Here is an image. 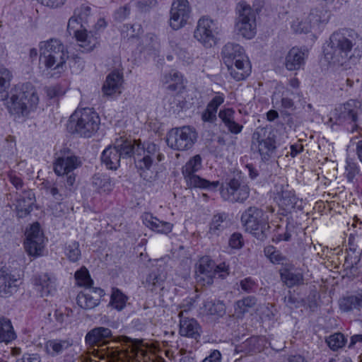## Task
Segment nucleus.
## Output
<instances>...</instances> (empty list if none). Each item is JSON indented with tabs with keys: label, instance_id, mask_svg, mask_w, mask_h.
<instances>
[{
	"label": "nucleus",
	"instance_id": "obj_9",
	"mask_svg": "<svg viewBox=\"0 0 362 362\" xmlns=\"http://www.w3.org/2000/svg\"><path fill=\"white\" fill-rule=\"evenodd\" d=\"M251 148L259 153L262 160H269L274 156L276 149L273 132L265 127H257L252 136Z\"/></svg>",
	"mask_w": 362,
	"mask_h": 362
},
{
	"label": "nucleus",
	"instance_id": "obj_37",
	"mask_svg": "<svg viewBox=\"0 0 362 362\" xmlns=\"http://www.w3.org/2000/svg\"><path fill=\"white\" fill-rule=\"evenodd\" d=\"M91 8L88 6L83 4L80 7L77 8L74 11V16L71 17L67 25V30L71 34V30L73 28L74 24L78 23V20L80 23L87 21L88 17L90 15Z\"/></svg>",
	"mask_w": 362,
	"mask_h": 362
},
{
	"label": "nucleus",
	"instance_id": "obj_43",
	"mask_svg": "<svg viewBox=\"0 0 362 362\" xmlns=\"http://www.w3.org/2000/svg\"><path fill=\"white\" fill-rule=\"evenodd\" d=\"M325 342L331 350L335 351L344 346L346 339L341 332H336L326 337Z\"/></svg>",
	"mask_w": 362,
	"mask_h": 362
},
{
	"label": "nucleus",
	"instance_id": "obj_14",
	"mask_svg": "<svg viewBox=\"0 0 362 362\" xmlns=\"http://www.w3.org/2000/svg\"><path fill=\"white\" fill-rule=\"evenodd\" d=\"M134 144V154L136 167L140 170H148L152 165L155 158L160 162L163 159V156L159 153L158 147L153 143L148 144L144 148L136 140H132Z\"/></svg>",
	"mask_w": 362,
	"mask_h": 362
},
{
	"label": "nucleus",
	"instance_id": "obj_51",
	"mask_svg": "<svg viewBox=\"0 0 362 362\" xmlns=\"http://www.w3.org/2000/svg\"><path fill=\"white\" fill-rule=\"evenodd\" d=\"M358 168L355 163L347 162L346 166V178L349 182H353L355 176L358 173Z\"/></svg>",
	"mask_w": 362,
	"mask_h": 362
},
{
	"label": "nucleus",
	"instance_id": "obj_7",
	"mask_svg": "<svg viewBox=\"0 0 362 362\" xmlns=\"http://www.w3.org/2000/svg\"><path fill=\"white\" fill-rule=\"evenodd\" d=\"M241 221L246 231L260 240L267 238L270 226L263 210L250 206L241 215Z\"/></svg>",
	"mask_w": 362,
	"mask_h": 362
},
{
	"label": "nucleus",
	"instance_id": "obj_40",
	"mask_svg": "<svg viewBox=\"0 0 362 362\" xmlns=\"http://www.w3.org/2000/svg\"><path fill=\"white\" fill-rule=\"evenodd\" d=\"M282 281L288 286L292 287L303 283V274L300 272H293L288 269L281 273Z\"/></svg>",
	"mask_w": 362,
	"mask_h": 362
},
{
	"label": "nucleus",
	"instance_id": "obj_59",
	"mask_svg": "<svg viewBox=\"0 0 362 362\" xmlns=\"http://www.w3.org/2000/svg\"><path fill=\"white\" fill-rule=\"evenodd\" d=\"M284 302L286 305L291 309L293 308H297L299 304L298 299L291 295V292H289L288 296L284 297Z\"/></svg>",
	"mask_w": 362,
	"mask_h": 362
},
{
	"label": "nucleus",
	"instance_id": "obj_41",
	"mask_svg": "<svg viewBox=\"0 0 362 362\" xmlns=\"http://www.w3.org/2000/svg\"><path fill=\"white\" fill-rule=\"evenodd\" d=\"M204 308L207 314L211 315L223 316L226 313L225 304L220 300H206Z\"/></svg>",
	"mask_w": 362,
	"mask_h": 362
},
{
	"label": "nucleus",
	"instance_id": "obj_62",
	"mask_svg": "<svg viewBox=\"0 0 362 362\" xmlns=\"http://www.w3.org/2000/svg\"><path fill=\"white\" fill-rule=\"evenodd\" d=\"M221 354L218 350H214L211 354L205 358L202 362H220Z\"/></svg>",
	"mask_w": 362,
	"mask_h": 362
},
{
	"label": "nucleus",
	"instance_id": "obj_22",
	"mask_svg": "<svg viewBox=\"0 0 362 362\" xmlns=\"http://www.w3.org/2000/svg\"><path fill=\"white\" fill-rule=\"evenodd\" d=\"M81 161L74 155L59 156L54 163V173L59 176L69 175L81 166Z\"/></svg>",
	"mask_w": 362,
	"mask_h": 362
},
{
	"label": "nucleus",
	"instance_id": "obj_53",
	"mask_svg": "<svg viewBox=\"0 0 362 362\" xmlns=\"http://www.w3.org/2000/svg\"><path fill=\"white\" fill-rule=\"evenodd\" d=\"M224 102V96L223 94L216 95L213 99L209 103L207 107L217 112L218 107Z\"/></svg>",
	"mask_w": 362,
	"mask_h": 362
},
{
	"label": "nucleus",
	"instance_id": "obj_63",
	"mask_svg": "<svg viewBox=\"0 0 362 362\" xmlns=\"http://www.w3.org/2000/svg\"><path fill=\"white\" fill-rule=\"evenodd\" d=\"M66 176V180L65 182V187L66 190L71 192L72 191V187L76 182V176L75 174L71 172L69 175H65Z\"/></svg>",
	"mask_w": 362,
	"mask_h": 362
},
{
	"label": "nucleus",
	"instance_id": "obj_60",
	"mask_svg": "<svg viewBox=\"0 0 362 362\" xmlns=\"http://www.w3.org/2000/svg\"><path fill=\"white\" fill-rule=\"evenodd\" d=\"M45 93L50 99L58 96L60 93V88L59 86H52L45 88Z\"/></svg>",
	"mask_w": 362,
	"mask_h": 362
},
{
	"label": "nucleus",
	"instance_id": "obj_52",
	"mask_svg": "<svg viewBox=\"0 0 362 362\" xmlns=\"http://www.w3.org/2000/svg\"><path fill=\"white\" fill-rule=\"evenodd\" d=\"M130 13V8L129 6L125 5L119 8L115 13V19L118 21H124Z\"/></svg>",
	"mask_w": 362,
	"mask_h": 362
},
{
	"label": "nucleus",
	"instance_id": "obj_39",
	"mask_svg": "<svg viewBox=\"0 0 362 362\" xmlns=\"http://www.w3.org/2000/svg\"><path fill=\"white\" fill-rule=\"evenodd\" d=\"M16 338L11 322L9 320L0 319V341L8 343Z\"/></svg>",
	"mask_w": 362,
	"mask_h": 362
},
{
	"label": "nucleus",
	"instance_id": "obj_5",
	"mask_svg": "<svg viewBox=\"0 0 362 362\" xmlns=\"http://www.w3.org/2000/svg\"><path fill=\"white\" fill-rule=\"evenodd\" d=\"M100 118L90 108L77 109L70 117L69 127L80 136L91 137L99 129Z\"/></svg>",
	"mask_w": 362,
	"mask_h": 362
},
{
	"label": "nucleus",
	"instance_id": "obj_18",
	"mask_svg": "<svg viewBox=\"0 0 362 362\" xmlns=\"http://www.w3.org/2000/svg\"><path fill=\"white\" fill-rule=\"evenodd\" d=\"M25 248L29 255L40 256L44 248V236L40 224L35 223L25 232Z\"/></svg>",
	"mask_w": 362,
	"mask_h": 362
},
{
	"label": "nucleus",
	"instance_id": "obj_23",
	"mask_svg": "<svg viewBox=\"0 0 362 362\" xmlns=\"http://www.w3.org/2000/svg\"><path fill=\"white\" fill-rule=\"evenodd\" d=\"M56 281L55 276L49 273L37 274L33 277V284L42 297L56 291Z\"/></svg>",
	"mask_w": 362,
	"mask_h": 362
},
{
	"label": "nucleus",
	"instance_id": "obj_54",
	"mask_svg": "<svg viewBox=\"0 0 362 362\" xmlns=\"http://www.w3.org/2000/svg\"><path fill=\"white\" fill-rule=\"evenodd\" d=\"M243 237L240 233H233L229 240V245L233 248H240L243 245Z\"/></svg>",
	"mask_w": 362,
	"mask_h": 362
},
{
	"label": "nucleus",
	"instance_id": "obj_1",
	"mask_svg": "<svg viewBox=\"0 0 362 362\" xmlns=\"http://www.w3.org/2000/svg\"><path fill=\"white\" fill-rule=\"evenodd\" d=\"M12 78L11 72L0 64V100L6 99V105L11 115L25 117L36 108L39 97L30 83L15 86L8 96V89Z\"/></svg>",
	"mask_w": 362,
	"mask_h": 362
},
{
	"label": "nucleus",
	"instance_id": "obj_26",
	"mask_svg": "<svg viewBox=\"0 0 362 362\" xmlns=\"http://www.w3.org/2000/svg\"><path fill=\"white\" fill-rule=\"evenodd\" d=\"M35 194L32 190H25L22 194L17 199L16 206L17 211V216L19 218H24L28 215L33 210V205L34 204Z\"/></svg>",
	"mask_w": 362,
	"mask_h": 362
},
{
	"label": "nucleus",
	"instance_id": "obj_4",
	"mask_svg": "<svg viewBox=\"0 0 362 362\" xmlns=\"http://www.w3.org/2000/svg\"><path fill=\"white\" fill-rule=\"evenodd\" d=\"M229 274L230 268L226 262L216 264L209 256L202 257L195 264L194 277L197 285L201 286L211 285L216 275L223 279Z\"/></svg>",
	"mask_w": 362,
	"mask_h": 362
},
{
	"label": "nucleus",
	"instance_id": "obj_35",
	"mask_svg": "<svg viewBox=\"0 0 362 362\" xmlns=\"http://www.w3.org/2000/svg\"><path fill=\"white\" fill-rule=\"evenodd\" d=\"M73 344L70 339H52L45 344L47 352L52 356H55L68 349Z\"/></svg>",
	"mask_w": 362,
	"mask_h": 362
},
{
	"label": "nucleus",
	"instance_id": "obj_19",
	"mask_svg": "<svg viewBox=\"0 0 362 362\" xmlns=\"http://www.w3.org/2000/svg\"><path fill=\"white\" fill-rule=\"evenodd\" d=\"M361 111V103L356 100H349L339 105L334 110V116L339 122H351L354 123L352 132L357 128L358 115Z\"/></svg>",
	"mask_w": 362,
	"mask_h": 362
},
{
	"label": "nucleus",
	"instance_id": "obj_20",
	"mask_svg": "<svg viewBox=\"0 0 362 362\" xmlns=\"http://www.w3.org/2000/svg\"><path fill=\"white\" fill-rule=\"evenodd\" d=\"M184 313L185 311L181 310L178 313L180 318L179 334L182 337L191 338L198 341L202 333V326L196 319L185 316Z\"/></svg>",
	"mask_w": 362,
	"mask_h": 362
},
{
	"label": "nucleus",
	"instance_id": "obj_16",
	"mask_svg": "<svg viewBox=\"0 0 362 362\" xmlns=\"http://www.w3.org/2000/svg\"><path fill=\"white\" fill-rule=\"evenodd\" d=\"M217 33L215 22L207 16H203L197 22L194 37L204 46L211 47L215 42V34Z\"/></svg>",
	"mask_w": 362,
	"mask_h": 362
},
{
	"label": "nucleus",
	"instance_id": "obj_42",
	"mask_svg": "<svg viewBox=\"0 0 362 362\" xmlns=\"http://www.w3.org/2000/svg\"><path fill=\"white\" fill-rule=\"evenodd\" d=\"M257 303V298L255 296H249L241 300H239L235 303V313L240 316L247 313L250 308L254 307Z\"/></svg>",
	"mask_w": 362,
	"mask_h": 362
},
{
	"label": "nucleus",
	"instance_id": "obj_6",
	"mask_svg": "<svg viewBox=\"0 0 362 362\" xmlns=\"http://www.w3.org/2000/svg\"><path fill=\"white\" fill-rule=\"evenodd\" d=\"M134 154L132 140L124 136L115 139L113 146H107L102 153V162L108 169L116 170L122 158H130Z\"/></svg>",
	"mask_w": 362,
	"mask_h": 362
},
{
	"label": "nucleus",
	"instance_id": "obj_44",
	"mask_svg": "<svg viewBox=\"0 0 362 362\" xmlns=\"http://www.w3.org/2000/svg\"><path fill=\"white\" fill-rule=\"evenodd\" d=\"M75 279L79 286H83L86 289L93 288V280L86 267H82L75 273Z\"/></svg>",
	"mask_w": 362,
	"mask_h": 362
},
{
	"label": "nucleus",
	"instance_id": "obj_56",
	"mask_svg": "<svg viewBox=\"0 0 362 362\" xmlns=\"http://www.w3.org/2000/svg\"><path fill=\"white\" fill-rule=\"evenodd\" d=\"M158 4V0H139L137 2V6L143 10L147 11L155 7Z\"/></svg>",
	"mask_w": 362,
	"mask_h": 362
},
{
	"label": "nucleus",
	"instance_id": "obj_31",
	"mask_svg": "<svg viewBox=\"0 0 362 362\" xmlns=\"http://www.w3.org/2000/svg\"><path fill=\"white\" fill-rule=\"evenodd\" d=\"M74 34L83 52H90L96 46L97 38L86 29L74 30Z\"/></svg>",
	"mask_w": 362,
	"mask_h": 362
},
{
	"label": "nucleus",
	"instance_id": "obj_49",
	"mask_svg": "<svg viewBox=\"0 0 362 362\" xmlns=\"http://www.w3.org/2000/svg\"><path fill=\"white\" fill-rule=\"evenodd\" d=\"M240 287L244 292L250 293L256 291L257 284L251 277H247L240 281Z\"/></svg>",
	"mask_w": 362,
	"mask_h": 362
},
{
	"label": "nucleus",
	"instance_id": "obj_10",
	"mask_svg": "<svg viewBox=\"0 0 362 362\" xmlns=\"http://www.w3.org/2000/svg\"><path fill=\"white\" fill-rule=\"evenodd\" d=\"M236 10L235 31L243 37L252 39L257 33L255 12L245 2L239 3Z\"/></svg>",
	"mask_w": 362,
	"mask_h": 362
},
{
	"label": "nucleus",
	"instance_id": "obj_28",
	"mask_svg": "<svg viewBox=\"0 0 362 362\" xmlns=\"http://www.w3.org/2000/svg\"><path fill=\"white\" fill-rule=\"evenodd\" d=\"M142 220L146 226L158 233L168 234L172 231V223L160 221L150 213H145Z\"/></svg>",
	"mask_w": 362,
	"mask_h": 362
},
{
	"label": "nucleus",
	"instance_id": "obj_34",
	"mask_svg": "<svg viewBox=\"0 0 362 362\" xmlns=\"http://www.w3.org/2000/svg\"><path fill=\"white\" fill-rule=\"evenodd\" d=\"M339 307L344 312H349L354 309L359 310L362 308V291L341 298L339 300Z\"/></svg>",
	"mask_w": 362,
	"mask_h": 362
},
{
	"label": "nucleus",
	"instance_id": "obj_64",
	"mask_svg": "<svg viewBox=\"0 0 362 362\" xmlns=\"http://www.w3.org/2000/svg\"><path fill=\"white\" fill-rule=\"evenodd\" d=\"M24 362H40V357L37 354H25L21 358Z\"/></svg>",
	"mask_w": 362,
	"mask_h": 362
},
{
	"label": "nucleus",
	"instance_id": "obj_30",
	"mask_svg": "<svg viewBox=\"0 0 362 362\" xmlns=\"http://www.w3.org/2000/svg\"><path fill=\"white\" fill-rule=\"evenodd\" d=\"M234 115L235 111L232 108H225L218 112L219 118L228 130L232 134H238L241 132L243 127L235 121Z\"/></svg>",
	"mask_w": 362,
	"mask_h": 362
},
{
	"label": "nucleus",
	"instance_id": "obj_48",
	"mask_svg": "<svg viewBox=\"0 0 362 362\" xmlns=\"http://www.w3.org/2000/svg\"><path fill=\"white\" fill-rule=\"evenodd\" d=\"M162 280L159 275L156 272H151L148 275L144 282L145 286L148 289L153 291L162 285Z\"/></svg>",
	"mask_w": 362,
	"mask_h": 362
},
{
	"label": "nucleus",
	"instance_id": "obj_32",
	"mask_svg": "<svg viewBox=\"0 0 362 362\" xmlns=\"http://www.w3.org/2000/svg\"><path fill=\"white\" fill-rule=\"evenodd\" d=\"M229 226L228 214L219 213L214 215L209 226V233L214 235H219Z\"/></svg>",
	"mask_w": 362,
	"mask_h": 362
},
{
	"label": "nucleus",
	"instance_id": "obj_13",
	"mask_svg": "<svg viewBox=\"0 0 362 362\" xmlns=\"http://www.w3.org/2000/svg\"><path fill=\"white\" fill-rule=\"evenodd\" d=\"M202 168V158L200 155H195L191 158L182 167V175L189 187H199L204 189H216L219 186V182H209L201 178L194 173Z\"/></svg>",
	"mask_w": 362,
	"mask_h": 362
},
{
	"label": "nucleus",
	"instance_id": "obj_24",
	"mask_svg": "<svg viewBox=\"0 0 362 362\" xmlns=\"http://www.w3.org/2000/svg\"><path fill=\"white\" fill-rule=\"evenodd\" d=\"M18 287V279L6 268L0 269V296L8 298L17 292Z\"/></svg>",
	"mask_w": 362,
	"mask_h": 362
},
{
	"label": "nucleus",
	"instance_id": "obj_46",
	"mask_svg": "<svg viewBox=\"0 0 362 362\" xmlns=\"http://www.w3.org/2000/svg\"><path fill=\"white\" fill-rule=\"evenodd\" d=\"M127 302V297L118 288H113L111 294L110 303L118 310H122Z\"/></svg>",
	"mask_w": 362,
	"mask_h": 362
},
{
	"label": "nucleus",
	"instance_id": "obj_29",
	"mask_svg": "<svg viewBox=\"0 0 362 362\" xmlns=\"http://www.w3.org/2000/svg\"><path fill=\"white\" fill-rule=\"evenodd\" d=\"M327 12L323 8L312 9L307 20L308 23H300V32L308 33L313 27L317 26L320 23L327 21Z\"/></svg>",
	"mask_w": 362,
	"mask_h": 362
},
{
	"label": "nucleus",
	"instance_id": "obj_58",
	"mask_svg": "<svg viewBox=\"0 0 362 362\" xmlns=\"http://www.w3.org/2000/svg\"><path fill=\"white\" fill-rule=\"evenodd\" d=\"M106 354H107V356L108 358H110L112 361H119L122 360L121 355L124 354L122 350H119L117 349H112L111 350H107Z\"/></svg>",
	"mask_w": 362,
	"mask_h": 362
},
{
	"label": "nucleus",
	"instance_id": "obj_45",
	"mask_svg": "<svg viewBox=\"0 0 362 362\" xmlns=\"http://www.w3.org/2000/svg\"><path fill=\"white\" fill-rule=\"evenodd\" d=\"M264 252L265 256L273 264H281L286 259L281 252L273 245H268L265 247Z\"/></svg>",
	"mask_w": 362,
	"mask_h": 362
},
{
	"label": "nucleus",
	"instance_id": "obj_38",
	"mask_svg": "<svg viewBox=\"0 0 362 362\" xmlns=\"http://www.w3.org/2000/svg\"><path fill=\"white\" fill-rule=\"evenodd\" d=\"M93 185L99 192H110L113 187L110 177L103 174H97L93 177Z\"/></svg>",
	"mask_w": 362,
	"mask_h": 362
},
{
	"label": "nucleus",
	"instance_id": "obj_12",
	"mask_svg": "<svg viewBox=\"0 0 362 362\" xmlns=\"http://www.w3.org/2000/svg\"><path fill=\"white\" fill-rule=\"evenodd\" d=\"M197 138L194 128L189 126L171 129L167 134L168 146L177 151H186L191 148Z\"/></svg>",
	"mask_w": 362,
	"mask_h": 362
},
{
	"label": "nucleus",
	"instance_id": "obj_3",
	"mask_svg": "<svg viewBox=\"0 0 362 362\" xmlns=\"http://www.w3.org/2000/svg\"><path fill=\"white\" fill-rule=\"evenodd\" d=\"M223 63L230 76L236 81L245 79L251 72V66L244 49L238 44L228 42L221 51Z\"/></svg>",
	"mask_w": 362,
	"mask_h": 362
},
{
	"label": "nucleus",
	"instance_id": "obj_61",
	"mask_svg": "<svg viewBox=\"0 0 362 362\" xmlns=\"http://www.w3.org/2000/svg\"><path fill=\"white\" fill-rule=\"evenodd\" d=\"M49 194L57 201H62L67 197V194H61L57 187L51 186L47 189Z\"/></svg>",
	"mask_w": 362,
	"mask_h": 362
},
{
	"label": "nucleus",
	"instance_id": "obj_25",
	"mask_svg": "<svg viewBox=\"0 0 362 362\" xmlns=\"http://www.w3.org/2000/svg\"><path fill=\"white\" fill-rule=\"evenodd\" d=\"M112 337V331L107 327H97L90 330L86 335V342L90 346H103L110 343Z\"/></svg>",
	"mask_w": 362,
	"mask_h": 362
},
{
	"label": "nucleus",
	"instance_id": "obj_8",
	"mask_svg": "<svg viewBox=\"0 0 362 362\" xmlns=\"http://www.w3.org/2000/svg\"><path fill=\"white\" fill-rule=\"evenodd\" d=\"M40 54L45 58V64L47 68L57 70L61 73L66 62V52L64 45L60 40L51 39L41 42Z\"/></svg>",
	"mask_w": 362,
	"mask_h": 362
},
{
	"label": "nucleus",
	"instance_id": "obj_33",
	"mask_svg": "<svg viewBox=\"0 0 362 362\" xmlns=\"http://www.w3.org/2000/svg\"><path fill=\"white\" fill-rule=\"evenodd\" d=\"M122 77L116 71L110 73L106 78V81L103 86V91L106 95H112L119 92L122 85Z\"/></svg>",
	"mask_w": 362,
	"mask_h": 362
},
{
	"label": "nucleus",
	"instance_id": "obj_57",
	"mask_svg": "<svg viewBox=\"0 0 362 362\" xmlns=\"http://www.w3.org/2000/svg\"><path fill=\"white\" fill-rule=\"evenodd\" d=\"M8 178L11 183L16 188V189H21L23 186V182L22 179L18 177L13 173L8 174Z\"/></svg>",
	"mask_w": 362,
	"mask_h": 362
},
{
	"label": "nucleus",
	"instance_id": "obj_27",
	"mask_svg": "<svg viewBox=\"0 0 362 362\" xmlns=\"http://www.w3.org/2000/svg\"><path fill=\"white\" fill-rule=\"evenodd\" d=\"M305 53L297 47L291 48L285 58V66L288 71H297L304 64Z\"/></svg>",
	"mask_w": 362,
	"mask_h": 362
},
{
	"label": "nucleus",
	"instance_id": "obj_15",
	"mask_svg": "<svg viewBox=\"0 0 362 362\" xmlns=\"http://www.w3.org/2000/svg\"><path fill=\"white\" fill-rule=\"evenodd\" d=\"M274 193L279 207L285 213H291L296 209H303L302 199L296 197L294 191L289 189L288 185L277 182L274 187Z\"/></svg>",
	"mask_w": 362,
	"mask_h": 362
},
{
	"label": "nucleus",
	"instance_id": "obj_47",
	"mask_svg": "<svg viewBox=\"0 0 362 362\" xmlns=\"http://www.w3.org/2000/svg\"><path fill=\"white\" fill-rule=\"evenodd\" d=\"M65 253L68 259L73 262H77L81 256L79 243L77 241H73L69 243L65 249Z\"/></svg>",
	"mask_w": 362,
	"mask_h": 362
},
{
	"label": "nucleus",
	"instance_id": "obj_36",
	"mask_svg": "<svg viewBox=\"0 0 362 362\" xmlns=\"http://www.w3.org/2000/svg\"><path fill=\"white\" fill-rule=\"evenodd\" d=\"M161 82L168 90L175 91L182 87V76L178 71H172L163 76Z\"/></svg>",
	"mask_w": 362,
	"mask_h": 362
},
{
	"label": "nucleus",
	"instance_id": "obj_55",
	"mask_svg": "<svg viewBox=\"0 0 362 362\" xmlns=\"http://www.w3.org/2000/svg\"><path fill=\"white\" fill-rule=\"evenodd\" d=\"M202 119L204 122H214L216 120V112L206 107V109L202 113Z\"/></svg>",
	"mask_w": 362,
	"mask_h": 362
},
{
	"label": "nucleus",
	"instance_id": "obj_21",
	"mask_svg": "<svg viewBox=\"0 0 362 362\" xmlns=\"http://www.w3.org/2000/svg\"><path fill=\"white\" fill-rule=\"evenodd\" d=\"M104 295L105 292L100 288H89L78 294L77 304L83 309H93L99 305Z\"/></svg>",
	"mask_w": 362,
	"mask_h": 362
},
{
	"label": "nucleus",
	"instance_id": "obj_50",
	"mask_svg": "<svg viewBox=\"0 0 362 362\" xmlns=\"http://www.w3.org/2000/svg\"><path fill=\"white\" fill-rule=\"evenodd\" d=\"M139 30L140 28H138L137 32H136L134 25L125 24L121 28V35L124 39L134 38L138 35Z\"/></svg>",
	"mask_w": 362,
	"mask_h": 362
},
{
	"label": "nucleus",
	"instance_id": "obj_17",
	"mask_svg": "<svg viewBox=\"0 0 362 362\" xmlns=\"http://www.w3.org/2000/svg\"><path fill=\"white\" fill-rule=\"evenodd\" d=\"M190 13L188 0H173L170 9V27L175 30L184 27L190 17Z\"/></svg>",
	"mask_w": 362,
	"mask_h": 362
},
{
	"label": "nucleus",
	"instance_id": "obj_11",
	"mask_svg": "<svg viewBox=\"0 0 362 362\" xmlns=\"http://www.w3.org/2000/svg\"><path fill=\"white\" fill-rule=\"evenodd\" d=\"M250 193L249 186L240 174L228 179L226 185L221 187L222 198L232 203H244L248 199Z\"/></svg>",
	"mask_w": 362,
	"mask_h": 362
},
{
	"label": "nucleus",
	"instance_id": "obj_2",
	"mask_svg": "<svg viewBox=\"0 0 362 362\" xmlns=\"http://www.w3.org/2000/svg\"><path fill=\"white\" fill-rule=\"evenodd\" d=\"M323 52L329 63L341 66L353 55H361L362 38L354 30H339L330 35Z\"/></svg>",
	"mask_w": 362,
	"mask_h": 362
}]
</instances>
